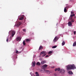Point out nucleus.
<instances>
[{"label":"nucleus","mask_w":76,"mask_h":76,"mask_svg":"<svg viewBox=\"0 0 76 76\" xmlns=\"http://www.w3.org/2000/svg\"><path fill=\"white\" fill-rule=\"evenodd\" d=\"M66 70H69L74 69H76V67L74 64L69 65L66 66Z\"/></svg>","instance_id":"obj_1"},{"label":"nucleus","mask_w":76,"mask_h":76,"mask_svg":"<svg viewBox=\"0 0 76 76\" xmlns=\"http://www.w3.org/2000/svg\"><path fill=\"white\" fill-rule=\"evenodd\" d=\"M22 24V22H19V23H18V24H16V25H15V26L18 27H19V26H20Z\"/></svg>","instance_id":"obj_2"},{"label":"nucleus","mask_w":76,"mask_h":76,"mask_svg":"<svg viewBox=\"0 0 76 76\" xmlns=\"http://www.w3.org/2000/svg\"><path fill=\"white\" fill-rule=\"evenodd\" d=\"M20 39H20V38L19 37H18L16 39V40L17 41L19 42L20 41Z\"/></svg>","instance_id":"obj_3"},{"label":"nucleus","mask_w":76,"mask_h":76,"mask_svg":"<svg viewBox=\"0 0 76 76\" xmlns=\"http://www.w3.org/2000/svg\"><path fill=\"white\" fill-rule=\"evenodd\" d=\"M57 40H58V37H55V38H54V39H53V42H55L57 41Z\"/></svg>","instance_id":"obj_4"},{"label":"nucleus","mask_w":76,"mask_h":76,"mask_svg":"<svg viewBox=\"0 0 76 76\" xmlns=\"http://www.w3.org/2000/svg\"><path fill=\"white\" fill-rule=\"evenodd\" d=\"M15 34V31H12V37H13Z\"/></svg>","instance_id":"obj_5"},{"label":"nucleus","mask_w":76,"mask_h":76,"mask_svg":"<svg viewBox=\"0 0 76 76\" xmlns=\"http://www.w3.org/2000/svg\"><path fill=\"white\" fill-rule=\"evenodd\" d=\"M68 24L69 26H72V23H71V22H69L68 23Z\"/></svg>","instance_id":"obj_6"},{"label":"nucleus","mask_w":76,"mask_h":76,"mask_svg":"<svg viewBox=\"0 0 76 76\" xmlns=\"http://www.w3.org/2000/svg\"><path fill=\"white\" fill-rule=\"evenodd\" d=\"M35 64H36V63L35 61H33L32 62V66L34 67L35 66Z\"/></svg>","instance_id":"obj_7"},{"label":"nucleus","mask_w":76,"mask_h":76,"mask_svg":"<svg viewBox=\"0 0 76 76\" xmlns=\"http://www.w3.org/2000/svg\"><path fill=\"white\" fill-rule=\"evenodd\" d=\"M64 72H65V71L64 70V69H62L61 70V73L62 74L63 73H64Z\"/></svg>","instance_id":"obj_8"},{"label":"nucleus","mask_w":76,"mask_h":76,"mask_svg":"<svg viewBox=\"0 0 76 76\" xmlns=\"http://www.w3.org/2000/svg\"><path fill=\"white\" fill-rule=\"evenodd\" d=\"M45 53V51H42L40 53V55H41L42 54H44Z\"/></svg>","instance_id":"obj_9"},{"label":"nucleus","mask_w":76,"mask_h":76,"mask_svg":"<svg viewBox=\"0 0 76 76\" xmlns=\"http://www.w3.org/2000/svg\"><path fill=\"white\" fill-rule=\"evenodd\" d=\"M45 62H46V61H42L41 62V65H42V64H44V63H45Z\"/></svg>","instance_id":"obj_10"},{"label":"nucleus","mask_w":76,"mask_h":76,"mask_svg":"<svg viewBox=\"0 0 76 76\" xmlns=\"http://www.w3.org/2000/svg\"><path fill=\"white\" fill-rule=\"evenodd\" d=\"M55 71H60V68H56L55 70Z\"/></svg>","instance_id":"obj_11"},{"label":"nucleus","mask_w":76,"mask_h":76,"mask_svg":"<svg viewBox=\"0 0 76 76\" xmlns=\"http://www.w3.org/2000/svg\"><path fill=\"white\" fill-rule=\"evenodd\" d=\"M47 67V65H44L42 66V67L44 68H46Z\"/></svg>","instance_id":"obj_12"},{"label":"nucleus","mask_w":76,"mask_h":76,"mask_svg":"<svg viewBox=\"0 0 76 76\" xmlns=\"http://www.w3.org/2000/svg\"><path fill=\"white\" fill-rule=\"evenodd\" d=\"M68 73L69 75H73V72H72L71 71H69V72H68Z\"/></svg>","instance_id":"obj_13"},{"label":"nucleus","mask_w":76,"mask_h":76,"mask_svg":"<svg viewBox=\"0 0 76 76\" xmlns=\"http://www.w3.org/2000/svg\"><path fill=\"white\" fill-rule=\"evenodd\" d=\"M65 42L64 41H62V45L64 46V45H65Z\"/></svg>","instance_id":"obj_14"},{"label":"nucleus","mask_w":76,"mask_h":76,"mask_svg":"<svg viewBox=\"0 0 76 76\" xmlns=\"http://www.w3.org/2000/svg\"><path fill=\"white\" fill-rule=\"evenodd\" d=\"M43 47L42 46H40L39 48V50H41V49H43Z\"/></svg>","instance_id":"obj_15"},{"label":"nucleus","mask_w":76,"mask_h":76,"mask_svg":"<svg viewBox=\"0 0 76 76\" xmlns=\"http://www.w3.org/2000/svg\"><path fill=\"white\" fill-rule=\"evenodd\" d=\"M44 70L45 71V72H46V73H47V74H48V73H49V71L48 70H45V69H44Z\"/></svg>","instance_id":"obj_16"},{"label":"nucleus","mask_w":76,"mask_h":76,"mask_svg":"<svg viewBox=\"0 0 76 76\" xmlns=\"http://www.w3.org/2000/svg\"><path fill=\"white\" fill-rule=\"evenodd\" d=\"M41 64H40L39 62H37L36 63V65H38V66H40Z\"/></svg>","instance_id":"obj_17"},{"label":"nucleus","mask_w":76,"mask_h":76,"mask_svg":"<svg viewBox=\"0 0 76 76\" xmlns=\"http://www.w3.org/2000/svg\"><path fill=\"white\" fill-rule=\"evenodd\" d=\"M30 41V39H27L26 40V41L27 42H29Z\"/></svg>","instance_id":"obj_18"},{"label":"nucleus","mask_w":76,"mask_h":76,"mask_svg":"<svg viewBox=\"0 0 76 76\" xmlns=\"http://www.w3.org/2000/svg\"><path fill=\"white\" fill-rule=\"evenodd\" d=\"M23 19H24V18L23 17L20 18V20H22Z\"/></svg>","instance_id":"obj_19"},{"label":"nucleus","mask_w":76,"mask_h":76,"mask_svg":"<svg viewBox=\"0 0 76 76\" xmlns=\"http://www.w3.org/2000/svg\"><path fill=\"white\" fill-rule=\"evenodd\" d=\"M70 16H71V17H72L75 16V14H73V15H70Z\"/></svg>","instance_id":"obj_20"},{"label":"nucleus","mask_w":76,"mask_h":76,"mask_svg":"<svg viewBox=\"0 0 76 76\" xmlns=\"http://www.w3.org/2000/svg\"><path fill=\"white\" fill-rule=\"evenodd\" d=\"M53 53V51H50V52H48V54H51Z\"/></svg>","instance_id":"obj_21"},{"label":"nucleus","mask_w":76,"mask_h":76,"mask_svg":"<svg viewBox=\"0 0 76 76\" xmlns=\"http://www.w3.org/2000/svg\"><path fill=\"white\" fill-rule=\"evenodd\" d=\"M66 7L64 8V12L66 13Z\"/></svg>","instance_id":"obj_22"},{"label":"nucleus","mask_w":76,"mask_h":76,"mask_svg":"<svg viewBox=\"0 0 76 76\" xmlns=\"http://www.w3.org/2000/svg\"><path fill=\"white\" fill-rule=\"evenodd\" d=\"M57 47V46H53V47H52V48H56Z\"/></svg>","instance_id":"obj_23"},{"label":"nucleus","mask_w":76,"mask_h":76,"mask_svg":"<svg viewBox=\"0 0 76 76\" xmlns=\"http://www.w3.org/2000/svg\"><path fill=\"white\" fill-rule=\"evenodd\" d=\"M23 45H26V43H25V41L24 40L23 41Z\"/></svg>","instance_id":"obj_24"},{"label":"nucleus","mask_w":76,"mask_h":76,"mask_svg":"<svg viewBox=\"0 0 76 76\" xmlns=\"http://www.w3.org/2000/svg\"><path fill=\"white\" fill-rule=\"evenodd\" d=\"M35 74H36V75H39V74H38V73L37 72H36L35 73Z\"/></svg>","instance_id":"obj_25"},{"label":"nucleus","mask_w":76,"mask_h":76,"mask_svg":"<svg viewBox=\"0 0 76 76\" xmlns=\"http://www.w3.org/2000/svg\"><path fill=\"white\" fill-rule=\"evenodd\" d=\"M76 45V43H73V46H75Z\"/></svg>","instance_id":"obj_26"},{"label":"nucleus","mask_w":76,"mask_h":76,"mask_svg":"<svg viewBox=\"0 0 76 76\" xmlns=\"http://www.w3.org/2000/svg\"><path fill=\"white\" fill-rule=\"evenodd\" d=\"M76 45V43H73V46H75Z\"/></svg>","instance_id":"obj_27"},{"label":"nucleus","mask_w":76,"mask_h":76,"mask_svg":"<svg viewBox=\"0 0 76 76\" xmlns=\"http://www.w3.org/2000/svg\"><path fill=\"white\" fill-rule=\"evenodd\" d=\"M9 41V37H7V39H6V41H7V42H8V41Z\"/></svg>","instance_id":"obj_28"},{"label":"nucleus","mask_w":76,"mask_h":76,"mask_svg":"<svg viewBox=\"0 0 76 76\" xmlns=\"http://www.w3.org/2000/svg\"><path fill=\"white\" fill-rule=\"evenodd\" d=\"M23 30L24 32H26V29H23Z\"/></svg>","instance_id":"obj_29"},{"label":"nucleus","mask_w":76,"mask_h":76,"mask_svg":"<svg viewBox=\"0 0 76 76\" xmlns=\"http://www.w3.org/2000/svg\"><path fill=\"white\" fill-rule=\"evenodd\" d=\"M71 22H74V19L72 20V21Z\"/></svg>","instance_id":"obj_30"},{"label":"nucleus","mask_w":76,"mask_h":76,"mask_svg":"<svg viewBox=\"0 0 76 76\" xmlns=\"http://www.w3.org/2000/svg\"><path fill=\"white\" fill-rule=\"evenodd\" d=\"M15 52H16V53H18V51L17 50H16Z\"/></svg>","instance_id":"obj_31"},{"label":"nucleus","mask_w":76,"mask_h":76,"mask_svg":"<svg viewBox=\"0 0 76 76\" xmlns=\"http://www.w3.org/2000/svg\"><path fill=\"white\" fill-rule=\"evenodd\" d=\"M73 33L74 34L76 35V31H74V32H73Z\"/></svg>","instance_id":"obj_32"},{"label":"nucleus","mask_w":76,"mask_h":76,"mask_svg":"<svg viewBox=\"0 0 76 76\" xmlns=\"http://www.w3.org/2000/svg\"><path fill=\"white\" fill-rule=\"evenodd\" d=\"M49 57V56L48 55H47L45 56V57L47 58V57Z\"/></svg>","instance_id":"obj_33"},{"label":"nucleus","mask_w":76,"mask_h":76,"mask_svg":"<svg viewBox=\"0 0 76 76\" xmlns=\"http://www.w3.org/2000/svg\"><path fill=\"white\" fill-rule=\"evenodd\" d=\"M74 14V12H71V14Z\"/></svg>","instance_id":"obj_34"},{"label":"nucleus","mask_w":76,"mask_h":76,"mask_svg":"<svg viewBox=\"0 0 76 76\" xmlns=\"http://www.w3.org/2000/svg\"><path fill=\"white\" fill-rule=\"evenodd\" d=\"M46 55V54H44V55H42V57H44V56H45Z\"/></svg>","instance_id":"obj_35"},{"label":"nucleus","mask_w":76,"mask_h":76,"mask_svg":"<svg viewBox=\"0 0 76 76\" xmlns=\"http://www.w3.org/2000/svg\"><path fill=\"white\" fill-rule=\"evenodd\" d=\"M12 37H10V39H12Z\"/></svg>","instance_id":"obj_36"},{"label":"nucleus","mask_w":76,"mask_h":76,"mask_svg":"<svg viewBox=\"0 0 76 76\" xmlns=\"http://www.w3.org/2000/svg\"><path fill=\"white\" fill-rule=\"evenodd\" d=\"M39 75H36V76H39Z\"/></svg>","instance_id":"obj_37"},{"label":"nucleus","mask_w":76,"mask_h":76,"mask_svg":"<svg viewBox=\"0 0 76 76\" xmlns=\"http://www.w3.org/2000/svg\"><path fill=\"white\" fill-rule=\"evenodd\" d=\"M76 43V42H74V43Z\"/></svg>","instance_id":"obj_38"},{"label":"nucleus","mask_w":76,"mask_h":76,"mask_svg":"<svg viewBox=\"0 0 76 76\" xmlns=\"http://www.w3.org/2000/svg\"><path fill=\"white\" fill-rule=\"evenodd\" d=\"M31 32H30V33H31Z\"/></svg>","instance_id":"obj_39"}]
</instances>
